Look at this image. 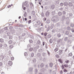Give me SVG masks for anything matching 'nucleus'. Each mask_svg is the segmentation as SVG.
Segmentation results:
<instances>
[{
    "label": "nucleus",
    "mask_w": 74,
    "mask_h": 74,
    "mask_svg": "<svg viewBox=\"0 0 74 74\" xmlns=\"http://www.w3.org/2000/svg\"><path fill=\"white\" fill-rule=\"evenodd\" d=\"M51 21L54 23H56L58 21V17L57 16H54L52 18Z\"/></svg>",
    "instance_id": "nucleus-1"
},
{
    "label": "nucleus",
    "mask_w": 74,
    "mask_h": 74,
    "mask_svg": "<svg viewBox=\"0 0 74 74\" xmlns=\"http://www.w3.org/2000/svg\"><path fill=\"white\" fill-rule=\"evenodd\" d=\"M58 53L59 55H62L63 53V51L62 50H60Z\"/></svg>",
    "instance_id": "nucleus-2"
},
{
    "label": "nucleus",
    "mask_w": 74,
    "mask_h": 74,
    "mask_svg": "<svg viewBox=\"0 0 74 74\" xmlns=\"http://www.w3.org/2000/svg\"><path fill=\"white\" fill-rule=\"evenodd\" d=\"M44 28L43 27H41L39 28V30L40 32H42V31H44Z\"/></svg>",
    "instance_id": "nucleus-3"
},
{
    "label": "nucleus",
    "mask_w": 74,
    "mask_h": 74,
    "mask_svg": "<svg viewBox=\"0 0 74 74\" xmlns=\"http://www.w3.org/2000/svg\"><path fill=\"white\" fill-rule=\"evenodd\" d=\"M8 64L9 66H12V62L11 61H9Z\"/></svg>",
    "instance_id": "nucleus-4"
},
{
    "label": "nucleus",
    "mask_w": 74,
    "mask_h": 74,
    "mask_svg": "<svg viewBox=\"0 0 74 74\" xmlns=\"http://www.w3.org/2000/svg\"><path fill=\"white\" fill-rule=\"evenodd\" d=\"M37 25H41V21H38L37 22Z\"/></svg>",
    "instance_id": "nucleus-5"
},
{
    "label": "nucleus",
    "mask_w": 74,
    "mask_h": 74,
    "mask_svg": "<svg viewBox=\"0 0 74 74\" xmlns=\"http://www.w3.org/2000/svg\"><path fill=\"white\" fill-rule=\"evenodd\" d=\"M46 15L47 16H49V12H46Z\"/></svg>",
    "instance_id": "nucleus-6"
},
{
    "label": "nucleus",
    "mask_w": 74,
    "mask_h": 74,
    "mask_svg": "<svg viewBox=\"0 0 74 74\" xmlns=\"http://www.w3.org/2000/svg\"><path fill=\"white\" fill-rule=\"evenodd\" d=\"M25 56H27L26 57V58H28V57H27V52H25L24 53Z\"/></svg>",
    "instance_id": "nucleus-7"
},
{
    "label": "nucleus",
    "mask_w": 74,
    "mask_h": 74,
    "mask_svg": "<svg viewBox=\"0 0 74 74\" xmlns=\"http://www.w3.org/2000/svg\"><path fill=\"white\" fill-rule=\"evenodd\" d=\"M50 22V20L49 19L47 20L46 21V23L48 24H49Z\"/></svg>",
    "instance_id": "nucleus-8"
},
{
    "label": "nucleus",
    "mask_w": 74,
    "mask_h": 74,
    "mask_svg": "<svg viewBox=\"0 0 74 74\" xmlns=\"http://www.w3.org/2000/svg\"><path fill=\"white\" fill-rule=\"evenodd\" d=\"M69 5L70 7H72L73 6V3L71 2H69Z\"/></svg>",
    "instance_id": "nucleus-9"
},
{
    "label": "nucleus",
    "mask_w": 74,
    "mask_h": 74,
    "mask_svg": "<svg viewBox=\"0 0 74 74\" xmlns=\"http://www.w3.org/2000/svg\"><path fill=\"white\" fill-rule=\"evenodd\" d=\"M0 42L1 43L3 42H4V39H3V38H1L0 39Z\"/></svg>",
    "instance_id": "nucleus-10"
},
{
    "label": "nucleus",
    "mask_w": 74,
    "mask_h": 74,
    "mask_svg": "<svg viewBox=\"0 0 74 74\" xmlns=\"http://www.w3.org/2000/svg\"><path fill=\"white\" fill-rule=\"evenodd\" d=\"M37 56L38 57H40L41 56V54L40 53H38L37 54Z\"/></svg>",
    "instance_id": "nucleus-11"
},
{
    "label": "nucleus",
    "mask_w": 74,
    "mask_h": 74,
    "mask_svg": "<svg viewBox=\"0 0 74 74\" xmlns=\"http://www.w3.org/2000/svg\"><path fill=\"white\" fill-rule=\"evenodd\" d=\"M28 2L27 1H25V2H24L23 5H27V4Z\"/></svg>",
    "instance_id": "nucleus-12"
},
{
    "label": "nucleus",
    "mask_w": 74,
    "mask_h": 74,
    "mask_svg": "<svg viewBox=\"0 0 74 74\" xmlns=\"http://www.w3.org/2000/svg\"><path fill=\"white\" fill-rule=\"evenodd\" d=\"M58 15H59V16H61L62 15V12H59L58 13Z\"/></svg>",
    "instance_id": "nucleus-13"
},
{
    "label": "nucleus",
    "mask_w": 74,
    "mask_h": 74,
    "mask_svg": "<svg viewBox=\"0 0 74 74\" xmlns=\"http://www.w3.org/2000/svg\"><path fill=\"white\" fill-rule=\"evenodd\" d=\"M37 43L38 45H40L41 44V42H40V40H38Z\"/></svg>",
    "instance_id": "nucleus-14"
},
{
    "label": "nucleus",
    "mask_w": 74,
    "mask_h": 74,
    "mask_svg": "<svg viewBox=\"0 0 74 74\" xmlns=\"http://www.w3.org/2000/svg\"><path fill=\"white\" fill-rule=\"evenodd\" d=\"M12 43V40H10L9 41L8 44H11Z\"/></svg>",
    "instance_id": "nucleus-15"
},
{
    "label": "nucleus",
    "mask_w": 74,
    "mask_h": 74,
    "mask_svg": "<svg viewBox=\"0 0 74 74\" xmlns=\"http://www.w3.org/2000/svg\"><path fill=\"white\" fill-rule=\"evenodd\" d=\"M64 5L65 6H67L68 5V3L67 2H64Z\"/></svg>",
    "instance_id": "nucleus-16"
},
{
    "label": "nucleus",
    "mask_w": 74,
    "mask_h": 74,
    "mask_svg": "<svg viewBox=\"0 0 74 74\" xmlns=\"http://www.w3.org/2000/svg\"><path fill=\"white\" fill-rule=\"evenodd\" d=\"M32 15H34L36 14V12L34 11H33L32 12Z\"/></svg>",
    "instance_id": "nucleus-17"
},
{
    "label": "nucleus",
    "mask_w": 74,
    "mask_h": 74,
    "mask_svg": "<svg viewBox=\"0 0 74 74\" xmlns=\"http://www.w3.org/2000/svg\"><path fill=\"white\" fill-rule=\"evenodd\" d=\"M10 31H11V33L12 34H13V33H15V30H10Z\"/></svg>",
    "instance_id": "nucleus-18"
},
{
    "label": "nucleus",
    "mask_w": 74,
    "mask_h": 74,
    "mask_svg": "<svg viewBox=\"0 0 74 74\" xmlns=\"http://www.w3.org/2000/svg\"><path fill=\"white\" fill-rule=\"evenodd\" d=\"M57 36L58 37H60L61 36V34L60 33L58 34H57Z\"/></svg>",
    "instance_id": "nucleus-19"
},
{
    "label": "nucleus",
    "mask_w": 74,
    "mask_h": 74,
    "mask_svg": "<svg viewBox=\"0 0 74 74\" xmlns=\"http://www.w3.org/2000/svg\"><path fill=\"white\" fill-rule=\"evenodd\" d=\"M13 48V45H10L9 47V48H10V49H12V48Z\"/></svg>",
    "instance_id": "nucleus-20"
},
{
    "label": "nucleus",
    "mask_w": 74,
    "mask_h": 74,
    "mask_svg": "<svg viewBox=\"0 0 74 74\" xmlns=\"http://www.w3.org/2000/svg\"><path fill=\"white\" fill-rule=\"evenodd\" d=\"M51 7L52 9H54V8H55V5H51Z\"/></svg>",
    "instance_id": "nucleus-21"
},
{
    "label": "nucleus",
    "mask_w": 74,
    "mask_h": 74,
    "mask_svg": "<svg viewBox=\"0 0 74 74\" xmlns=\"http://www.w3.org/2000/svg\"><path fill=\"white\" fill-rule=\"evenodd\" d=\"M49 42L50 43H51H51H52V42H53V41L52 40V39H50L49 40Z\"/></svg>",
    "instance_id": "nucleus-22"
},
{
    "label": "nucleus",
    "mask_w": 74,
    "mask_h": 74,
    "mask_svg": "<svg viewBox=\"0 0 74 74\" xmlns=\"http://www.w3.org/2000/svg\"><path fill=\"white\" fill-rule=\"evenodd\" d=\"M52 66H53V64L52 63H50L49 64L50 67H52Z\"/></svg>",
    "instance_id": "nucleus-23"
},
{
    "label": "nucleus",
    "mask_w": 74,
    "mask_h": 74,
    "mask_svg": "<svg viewBox=\"0 0 74 74\" xmlns=\"http://www.w3.org/2000/svg\"><path fill=\"white\" fill-rule=\"evenodd\" d=\"M41 16L42 17H44V13H43V12H42L41 13Z\"/></svg>",
    "instance_id": "nucleus-24"
},
{
    "label": "nucleus",
    "mask_w": 74,
    "mask_h": 74,
    "mask_svg": "<svg viewBox=\"0 0 74 74\" xmlns=\"http://www.w3.org/2000/svg\"><path fill=\"white\" fill-rule=\"evenodd\" d=\"M47 33L46 32H45L44 33L43 36H44L46 37V36H47Z\"/></svg>",
    "instance_id": "nucleus-25"
},
{
    "label": "nucleus",
    "mask_w": 74,
    "mask_h": 74,
    "mask_svg": "<svg viewBox=\"0 0 74 74\" xmlns=\"http://www.w3.org/2000/svg\"><path fill=\"white\" fill-rule=\"evenodd\" d=\"M68 56H73L72 53H71L69 54H68Z\"/></svg>",
    "instance_id": "nucleus-26"
},
{
    "label": "nucleus",
    "mask_w": 74,
    "mask_h": 74,
    "mask_svg": "<svg viewBox=\"0 0 74 74\" xmlns=\"http://www.w3.org/2000/svg\"><path fill=\"white\" fill-rule=\"evenodd\" d=\"M40 67H44V64L42 63L40 64Z\"/></svg>",
    "instance_id": "nucleus-27"
},
{
    "label": "nucleus",
    "mask_w": 74,
    "mask_h": 74,
    "mask_svg": "<svg viewBox=\"0 0 74 74\" xmlns=\"http://www.w3.org/2000/svg\"><path fill=\"white\" fill-rule=\"evenodd\" d=\"M71 27H74V25L73 24H71L70 25Z\"/></svg>",
    "instance_id": "nucleus-28"
},
{
    "label": "nucleus",
    "mask_w": 74,
    "mask_h": 74,
    "mask_svg": "<svg viewBox=\"0 0 74 74\" xmlns=\"http://www.w3.org/2000/svg\"><path fill=\"white\" fill-rule=\"evenodd\" d=\"M67 30H70V29H71L70 27H67Z\"/></svg>",
    "instance_id": "nucleus-29"
},
{
    "label": "nucleus",
    "mask_w": 74,
    "mask_h": 74,
    "mask_svg": "<svg viewBox=\"0 0 74 74\" xmlns=\"http://www.w3.org/2000/svg\"><path fill=\"white\" fill-rule=\"evenodd\" d=\"M65 67H68V65L67 64H65L64 65Z\"/></svg>",
    "instance_id": "nucleus-30"
},
{
    "label": "nucleus",
    "mask_w": 74,
    "mask_h": 74,
    "mask_svg": "<svg viewBox=\"0 0 74 74\" xmlns=\"http://www.w3.org/2000/svg\"><path fill=\"white\" fill-rule=\"evenodd\" d=\"M55 57L56 58H59V56L57 54V55H56Z\"/></svg>",
    "instance_id": "nucleus-31"
},
{
    "label": "nucleus",
    "mask_w": 74,
    "mask_h": 74,
    "mask_svg": "<svg viewBox=\"0 0 74 74\" xmlns=\"http://www.w3.org/2000/svg\"><path fill=\"white\" fill-rule=\"evenodd\" d=\"M65 63H69V60H66L65 61Z\"/></svg>",
    "instance_id": "nucleus-32"
},
{
    "label": "nucleus",
    "mask_w": 74,
    "mask_h": 74,
    "mask_svg": "<svg viewBox=\"0 0 74 74\" xmlns=\"http://www.w3.org/2000/svg\"><path fill=\"white\" fill-rule=\"evenodd\" d=\"M29 71H32V70H33V68H30L29 69Z\"/></svg>",
    "instance_id": "nucleus-33"
},
{
    "label": "nucleus",
    "mask_w": 74,
    "mask_h": 74,
    "mask_svg": "<svg viewBox=\"0 0 74 74\" xmlns=\"http://www.w3.org/2000/svg\"><path fill=\"white\" fill-rule=\"evenodd\" d=\"M42 55H43V56H46V53H42Z\"/></svg>",
    "instance_id": "nucleus-34"
},
{
    "label": "nucleus",
    "mask_w": 74,
    "mask_h": 74,
    "mask_svg": "<svg viewBox=\"0 0 74 74\" xmlns=\"http://www.w3.org/2000/svg\"><path fill=\"white\" fill-rule=\"evenodd\" d=\"M64 5V4L62 2L61 3H60V5H61V6H62V5Z\"/></svg>",
    "instance_id": "nucleus-35"
},
{
    "label": "nucleus",
    "mask_w": 74,
    "mask_h": 74,
    "mask_svg": "<svg viewBox=\"0 0 74 74\" xmlns=\"http://www.w3.org/2000/svg\"><path fill=\"white\" fill-rule=\"evenodd\" d=\"M67 39H68V38H67V37H66L64 38V41H67Z\"/></svg>",
    "instance_id": "nucleus-36"
},
{
    "label": "nucleus",
    "mask_w": 74,
    "mask_h": 74,
    "mask_svg": "<svg viewBox=\"0 0 74 74\" xmlns=\"http://www.w3.org/2000/svg\"><path fill=\"white\" fill-rule=\"evenodd\" d=\"M33 61L34 63H36V60L35 59H34L33 60Z\"/></svg>",
    "instance_id": "nucleus-37"
},
{
    "label": "nucleus",
    "mask_w": 74,
    "mask_h": 74,
    "mask_svg": "<svg viewBox=\"0 0 74 74\" xmlns=\"http://www.w3.org/2000/svg\"><path fill=\"white\" fill-rule=\"evenodd\" d=\"M58 61L59 62H60V63H62V61L61 60V59H59L58 60Z\"/></svg>",
    "instance_id": "nucleus-38"
},
{
    "label": "nucleus",
    "mask_w": 74,
    "mask_h": 74,
    "mask_svg": "<svg viewBox=\"0 0 74 74\" xmlns=\"http://www.w3.org/2000/svg\"><path fill=\"white\" fill-rule=\"evenodd\" d=\"M58 51V49L57 48H56L54 49V51H55V52H57V51Z\"/></svg>",
    "instance_id": "nucleus-39"
},
{
    "label": "nucleus",
    "mask_w": 74,
    "mask_h": 74,
    "mask_svg": "<svg viewBox=\"0 0 74 74\" xmlns=\"http://www.w3.org/2000/svg\"><path fill=\"white\" fill-rule=\"evenodd\" d=\"M69 34V32L68 31H66V35H68Z\"/></svg>",
    "instance_id": "nucleus-40"
},
{
    "label": "nucleus",
    "mask_w": 74,
    "mask_h": 74,
    "mask_svg": "<svg viewBox=\"0 0 74 74\" xmlns=\"http://www.w3.org/2000/svg\"><path fill=\"white\" fill-rule=\"evenodd\" d=\"M9 29H10V30L12 29H13V27H12V26H10L9 27Z\"/></svg>",
    "instance_id": "nucleus-41"
},
{
    "label": "nucleus",
    "mask_w": 74,
    "mask_h": 74,
    "mask_svg": "<svg viewBox=\"0 0 74 74\" xmlns=\"http://www.w3.org/2000/svg\"><path fill=\"white\" fill-rule=\"evenodd\" d=\"M9 38L10 39H12V36H10L9 37Z\"/></svg>",
    "instance_id": "nucleus-42"
},
{
    "label": "nucleus",
    "mask_w": 74,
    "mask_h": 74,
    "mask_svg": "<svg viewBox=\"0 0 74 74\" xmlns=\"http://www.w3.org/2000/svg\"><path fill=\"white\" fill-rule=\"evenodd\" d=\"M29 51H33V48H30V49H29Z\"/></svg>",
    "instance_id": "nucleus-43"
},
{
    "label": "nucleus",
    "mask_w": 74,
    "mask_h": 74,
    "mask_svg": "<svg viewBox=\"0 0 74 74\" xmlns=\"http://www.w3.org/2000/svg\"><path fill=\"white\" fill-rule=\"evenodd\" d=\"M14 59V57H12L11 58V60H13Z\"/></svg>",
    "instance_id": "nucleus-44"
},
{
    "label": "nucleus",
    "mask_w": 74,
    "mask_h": 74,
    "mask_svg": "<svg viewBox=\"0 0 74 74\" xmlns=\"http://www.w3.org/2000/svg\"><path fill=\"white\" fill-rule=\"evenodd\" d=\"M43 52V50L42 49H40V52Z\"/></svg>",
    "instance_id": "nucleus-45"
},
{
    "label": "nucleus",
    "mask_w": 74,
    "mask_h": 74,
    "mask_svg": "<svg viewBox=\"0 0 74 74\" xmlns=\"http://www.w3.org/2000/svg\"><path fill=\"white\" fill-rule=\"evenodd\" d=\"M7 36H10V32H8L7 33Z\"/></svg>",
    "instance_id": "nucleus-46"
},
{
    "label": "nucleus",
    "mask_w": 74,
    "mask_h": 74,
    "mask_svg": "<svg viewBox=\"0 0 74 74\" xmlns=\"http://www.w3.org/2000/svg\"><path fill=\"white\" fill-rule=\"evenodd\" d=\"M29 41L30 43H32L33 42V40H30Z\"/></svg>",
    "instance_id": "nucleus-47"
},
{
    "label": "nucleus",
    "mask_w": 74,
    "mask_h": 74,
    "mask_svg": "<svg viewBox=\"0 0 74 74\" xmlns=\"http://www.w3.org/2000/svg\"><path fill=\"white\" fill-rule=\"evenodd\" d=\"M47 52L48 53V55H49H49H50V53H49V52L48 50H47Z\"/></svg>",
    "instance_id": "nucleus-48"
},
{
    "label": "nucleus",
    "mask_w": 74,
    "mask_h": 74,
    "mask_svg": "<svg viewBox=\"0 0 74 74\" xmlns=\"http://www.w3.org/2000/svg\"><path fill=\"white\" fill-rule=\"evenodd\" d=\"M5 30H8V28H7V27H6L4 28Z\"/></svg>",
    "instance_id": "nucleus-49"
},
{
    "label": "nucleus",
    "mask_w": 74,
    "mask_h": 74,
    "mask_svg": "<svg viewBox=\"0 0 74 74\" xmlns=\"http://www.w3.org/2000/svg\"><path fill=\"white\" fill-rule=\"evenodd\" d=\"M43 21H45L47 20V18H46L44 17V18H43Z\"/></svg>",
    "instance_id": "nucleus-50"
},
{
    "label": "nucleus",
    "mask_w": 74,
    "mask_h": 74,
    "mask_svg": "<svg viewBox=\"0 0 74 74\" xmlns=\"http://www.w3.org/2000/svg\"><path fill=\"white\" fill-rule=\"evenodd\" d=\"M31 20H30L28 22V24H30V23H31Z\"/></svg>",
    "instance_id": "nucleus-51"
},
{
    "label": "nucleus",
    "mask_w": 74,
    "mask_h": 74,
    "mask_svg": "<svg viewBox=\"0 0 74 74\" xmlns=\"http://www.w3.org/2000/svg\"><path fill=\"white\" fill-rule=\"evenodd\" d=\"M3 47V44L1 43H0V48H1Z\"/></svg>",
    "instance_id": "nucleus-52"
},
{
    "label": "nucleus",
    "mask_w": 74,
    "mask_h": 74,
    "mask_svg": "<svg viewBox=\"0 0 74 74\" xmlns=\"http://www.w3.org/2000/svg\"><path fill=\"white\" fill-rule=\"evenodd\" d=\"M68 37H72V35H71L70 34L68 35Z\"/></svg>",
    "instance_id": "nucleus-53"
},
{
    "label": "nucleus",
    "mask_w": 74,
    "mask_h": 74,
    "mask_svg": "<svg viewBox=\"0 0 74 74\" xmlns=\"http://www.w3.org/2000/svg\"><path fill=\"white\" fill-rule=\"evenodd\" d=\"M62 69H64V65H63L62 66Z\"/></svg>",
    "instance_id": "nucleus-54"
},
{
    "label": "nucleus",
    "mask_w": 74,
    "mask_h": 74,
    "mask_svg": "<svg viewBox=\"0 0 74 74\" xmlns=\"http://www.w3.org/2000/svg\"><path fill=\"white\" fill-rule=\"evenodd\" d=\"M3 65V63L1 62H0V66H1Z\"/></svg>",
    "instance_id": "nucleus-55"
},
{
    "label": "nucleus",
    "mask_w": 74,
    "mask_h": 74,
    "mask_svg": "<svg viewBox=\"0 0 74 74\" xmlns=\"http://www.w3.org/2000/svg\"><path fill=\"white\" fill-rule=\"evenodd\" d=\"M31 57H33L34 56V54L32 53L31 54Z\"/></svg>",
    "instance_id": "nucleus-56"
},
{
    "label": "nucleus",
    "mask_w": 74,
    "mask_h": 74,
    "mask_svg": "<svg viewBox=\"0 0 74 74\" xmlns=\"http://www.w3.org/2000/svg\"><path fill=\"white\" fill-rule=\"evenodd\" d=\"M45 68H48V64H47L46 65Z\"/></svg>",
    "instance_id": "nucleus-57"
},
{
    "label": "nucleus",
    "mask_w": 74,
    "mask_h": 74,
    "mask_svg": "<svg viewBox=\"0 0 74 74\" xmlns=\"http://www.w3.org/2000/svg\"><path fill=\"white\" fill-rule=\"evenodd\" d=\"M55 29H53L51 31L52 32V33H54V32H55Z\"/></svg>",
    "instance_id": "nucleus-58"
},
{
    "label": "nucleus",
    "mask_w": 74,
    "mask_h": 74,
    "mask_svg": "<svg viewBox=\"0 0 74 74\" xmlns=\"http://www.w3.org/2000/svg\"><path fill=\"white\" fill-rule=\"evenodd\" d=\"M67 70L66 69H64V72H67Z\"/></svg>",
    "instance_id": "nucleus-59"
},
{
    "label": "nucleus",
    "mask_w": 74,
    "mask_h": 74,
    "mask_svg": "<svg viewBox=\"0 0 74 74\" xmlns=\"http://www.w3.org/2000/svg\"><path fill=\"white\" fill-rule=\"evenodd\" d=\"M49 72L50 73H51V72H52V70L51 69H50L49 71Z\"/></svg>",
    "instance_id": "nucleus-60"
},
{
    "label": "nucleus",
    "mask_w": 74,
    "mask_h": 74,
    "mask_svg": "<svg viewBox=\"0 0 74 74\" xmlns=\"http://www.w3.org/2000/svg\"><path fill=\"white\" fill-rule=\"evenodd\" d=\"M62 10H63V8H61L59 9V10H60V11H62Z\"/></svg>",
    "instance_id": "nucleus-61"
},
{
    "label": "nucleus",
    "mask_w": 74,
    "mask_h": 74,
    "mask_svg": "<svg viewBox=\"0 0 74 74\" xmlns=\"http://www.w3.org/2000/svg\"><path fill=\"white\" fill-rule=\"evenodd\" d=\"M42 44H43V46H44V45H45V42H43Z\"/></svg>",
    "instance_id": "nucleus-62"
},
{
    "label": "nucleus",
    "mask_w": 74,
    "mask_h": 74,
    "mask_svg": "<svg viewBox=\"0 0 74 74\" xmlns=\"http://www.w3.org/2000/svg\"><path fill=\"white\" fill-rule=\"evenodd\" d=\"M35 72H36V73H37L38 71L37 70V69H35Z\"/></svg>",
    "instance_id": "nucleus-63"
},
{
    "label": "nucleus",
    "mask_w": 74,
    "mask_h": 74,
    "mask_svg": "<svg viewBox=\"0 0 74 74\" xmlns=\"http://www.w3.org/2000/svg\"><path fill=\"white\" fill-rule=\"evenodd\" d=\"M72 32H74V29H72L71 30Z\"/></svg>",
    "instance_id": "nucleus-64"
}]
</instances>
